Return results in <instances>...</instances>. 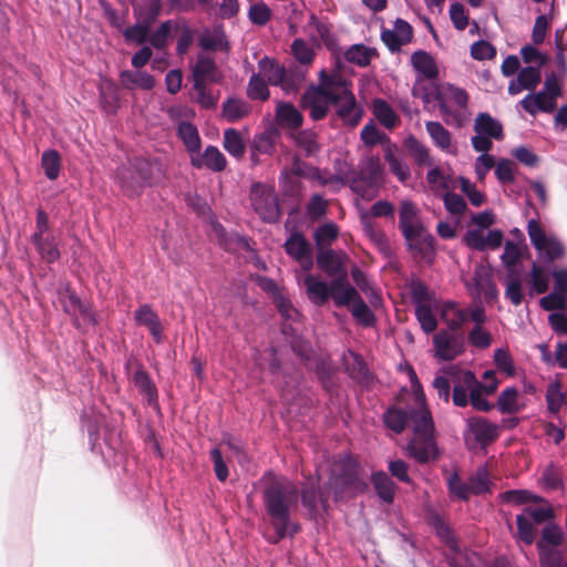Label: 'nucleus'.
<instances>
[{
    "label": "nucleus",
    "instance_id": "f257e3e1",
    "mask_svg": "<svg viewBox=\"0 0 567 567\" xmlns=\"http://www.w3.org/2000/svg\"><path fill=\"white\" fill-rule=\"evenodd\" d=\"M410 380L414 405L406 411L399 408L389 409L384 414V422L389 429L396 433L402 432L405 425L410 423L413 426L414 437L408 445L409 454L416 461L426 463L434 461L439 455L436 445L432 440L433 421L414 371H410Z\"/></svg>",
    "mask_w": 567,
    "mask_h": 567
},
{
    "label": "nucleus",
    "instance_id": "f03ea898",
    "mask_svg": "<svg viewBox=\"0 0 567 567\" xmlns=\"http://www.w3.org/2000/svg\"><path fill=\"white\" fill-rule=\"evenodd\" d=\"M319 86L309 87L302 96V105L310 111L315 120L324 117L329 106L337 107L338 115L351 126H355L361 120L362 112L355 103L350 90V83L338 71L330 75L322 70L319 74Z\"/></svg>",
    "mask_w": 567,
    "mask_h": 567
},
{
    "label": "nucleus",
    "instance_id": "7ed1b4c3",
    "mask_svg": "<svg viewBox=\"0 0 567 567\" xmlns=\"http://www.w3.org/2000/svg\"><path fill=\"white\" fill-rule=\"evenodd\" d=\"M268 485L264 491V502L276 530L277 538L274 542L292 535L298 527L290 522V513L298 501L297 486L288 478L268 474Z\"/></svg>",
    "mask_w": 567,
    "mask_h": 567
},
{
    "label": "nucleus",
    "instance_id": "20e7f679",
    "mask_svg": "<svg viewBox=\"0 0 567 567\" xmlns=\"http://www.w3.org/2000/svg\"><path fill=\"white\" fill-rule=\"evenodd\" d=\"M484 382L477 381L471 371H456L453 388V403L457 406H466L470 401L474 409L478 411H489L492 404L483 398V394H493L497 386L498 380L493 370H487L483 374Z\"/></svg>",
    "mask_w": 567,
    "mask_h": 567
},
{
    "label": "nucleus",
    "instance_id": "39448f33",
    "mask_svg": "<svg viewBox=\"0 0 567 567\" xmlns=\"http://www.w3.org/2000/svg\"><path fill=\"white\" fill-rule=\"evenodd\" d=\"M367 484L359 477L358 466L351 460L336 464L333 476L329 483V489L333 493L334 499L351 498L363 493Z\"/></svg>",
    "mask_w": 567,
    "mask_h": 567
},
{
    "label": "nucleus",
    "instance_id": "423d86ee",
    "mask_svg": "<svg viewBox=\"0 0 567 567\" xmlns=\"http://www.w3.org/2000/svg\"><path fill=\"white\" fill-rule=\"evenodd\" d=\"M527 234L538 256L546 262H553L565 256L563 243L551 233H547L536 219L527 224Z\"/></svg>",
    "mask_w": 567,
    "mask_h": 567
},
{
    "label": "nucleus",
    "instance_id": "0eeeda50",
    "mask_svg": "<svg viewBox=\"0 0 567 567\" xmlns=\"http://www.w3.org/2000/svg\"><path fill=\"white\" fill-rule=\"evenodd\" d=\"M152 165L143 158H137L127 165L122 166L117 172V179L128 196H134L150 184Z\"/></svg>",
    "mask_w": 567,
    "mask_h": 567
},
{
    "label": "nucleus",
    "instance_id": "6e6552de",
    "mask_svg": "<svg viewBox=\"0 0 567 567\" xmlns=\"http://www.w3.org/2000/svg\"><path fill=\"white\" fill-rule=\"evenodd\" d=\"M563 538V532L558 526L547 525L544 527L542 538L537 542L540 567H567L561 553L555 549L561 544Z\"/></svg>",
    "mask_w": 567,
    "mask_h": 567
},
{
    "label": "nucleus",
    "instance_id": "1a4fd4ad",
    "mask_svg": "<svg viewBox=\"0 0 567 567\" xmlns=\"http://www.w3.org/2000/svg\"><path fill=\"white\" fill-rule=\"evenodd\" d=\"M382 175L380 161L374 157L367 158L360 172L351 181V188L363 198L371 199L375 196V187Z\"/></svg>",
    "mask_w": 567,
    "mask_h": 567
},
{
    "label": "nucleus",
    "instance_id": "9d476101",
    "mask_svg": "<svg viewBox=\"0 0 567 567\" xmlns=\"http://www.w3.org/2000/svg\"><path fill=\"white\" fill-rule=\"evenodd\" d=\"M440 316L452 330L460 329L468 319L475 323H483L486 319L484 309L477 305L462 308L455 302H445L440 308Z\"/></svg>",
    "mask_w": 567,
    "mask_h": 567
},
{
    "label": "nucleus",
    "instance_id": "9b49d317",
    "mask_svg": "<svg viewBox=\"0 0 567 567\" xmlns=\"http://www.w3.org/2000/svg\"><path fill=\"white\" fill-rule=\"evenodd\" d=\"M59 301L64 311L73 317L78 327L95 323V318L90 307L82 302L69 286H62L60 288Z\"/></svg>",
    "mask_w": 567,
    "mask_h": 567
},
{
    "label": "nucleus",
    "instance_id": "f8f14e48",
    "mask_svg": "<svg viewBox=\"0 0 567 567\" xmlns=\"http://www.w3.org/2000/svg\"><path fill=\"white\" fill-rule=\"evenodd\" d=\"M250 198L261 219L276 221L279 218V207L272 188L257 184L251 188Z\"/></svg>",
    "mask_w": 567,
    "mask_h": 567
},
{
    "label": "nucleus",
    "instance_id": "ddd939ff",
    "mask_svg": "<svg viewBox=\"0 0 567 567\" xmlns=\"http://www.w3.org/2000/svg\"><path fill=\"white\" fill-rule=\"evenodd\" d=\"M433 343L434 354L440 360H453L464 351L463 341L444 330L434 336Z\"/></svg>",
    "mask_w": 567,
    "mask_h": 567
},
{
    "label": "nucleus",
    "instance_id": "4468645a",
    "mask_svg": "<svg viewBox=\"0 0 567 567\" xmlns=\"http://www.w3.org/2000/svg\"><path fill=\"white\" fill-rule=\"evenodd\" d=\"M464 241L468 247L477 250L496 249L502 245L503 233L494 229L485 234L483 229H472L465 234Z\"/></svg>",
    "mask_w": 567,
    "mask_h": 567
},
{
    "label": "nucleus",
    "instance_id": "2eb2a0df",
    "mask_svg": "<svg viewBox=\"0 0 567 567\" xmlns=\"http://www.w3.org/2000/svg\"><path fill=\"white\" fill-rule=\"evenodd\" d=\"M403 235L410 249L414 250L422 258L430 259L434 251V240L424 226H421L417 230L415 229Z\"/></svg>",
    "mask_w": 567,
    "mask_h": 567
},
{
    "label": "nucleus",
    "instance_id": "dca6fc26",
    "mask_svg": "<svg viewBox=\"0 0 567 567\" xmlns=\"http://www.w3.org/2000/svg\"><path fill=\"white\" fill-rule=\"evenodd\" d=\"M381 38L385 45L394 51L411 41L412 28L404 20L398 19L394 22L393 29L383 30Z\"/></svg>",
    "mask_w": 567,
    "mask_h": 567
},
{
    "label": "nucleus",
    "instance_id": "f3484780",
    "mask_svg": "<svg viewBox=\"0 0 567 567\" xmlns=\"http://www.w3.org/2000/svg\"><path fill=\"white\" fill-rule=\"evenodd\" d=\"M330 295L337 307L348 309L360 298L359 292L344 280V277L337 278L330 284Z\"/></svg>",
    "mask_w": 567,
    "mask_h": 567
},
{
    "label": "nucleus",
    "instance_id": "a211bd4d",
    "mask_svg": "<svg viewBox=\"0 0 567 567\" xmlns=\"http://www.w3.org/2000/svg\"><path fill=\"white\" fill-rule=\"evenodd\" d=\"M120 81L124 89L150 91L155 86V79L140 69L125 70L120 73Z\"/></svg>",
    "mask_w": 567,
    "mask_h": 567
},
{
    "label": "nucleus",
    "instance_id": "6ab92c4d",
    "mask_svg": "<svg viewBox=\"0 0 567 567\" xmlns=\"http://www.w3.org/2000/svg\"><path fill=\"white\" fill-rule=\"evenodd\" d=\"M347 256L333 250H322L317 256L318 266L329 276H346L344 264Z\"/></svg>",
    "mask_w": 567,
    "mask_h": 567
},
{
    "label": "nucleus",
    "instance_id": "aec40b11",
    "mask_svg": "<svg viewBox=\"0 0 567 567\" xmlns=\"http://www.w3.org/2000/svg\"><path fill=\"white\" fill-rule=\"evenodd\" d=\"M540 82L539 68L527 66L518 72L516 79L512 80L508 85V93L512 95L519 94L524 90H534Z\"/></svg>",
    "mask_w": 567,
    "mask_h": 567
},
{
    "label": "nucleus",
    "instance_id": "412c9836",
    "mask_svg": "<svg viewBox=\"0 0 567 567\" xmlns=\"http://www.w3.org/2000/svg\"><path fill=\"white\" fill-rule=\"evenodd\" d=\"M192 164L198 168L206 167L213 172H221L226 168L227 159L215 146H208L203 155H192Z\"/></svg>",
    "mask_w": 567,
    "mask_h": 567
},
{
    "label": "nucleus",
    "instance_id": "4be33fe9",
    "mask_svg": "<svg viewBox=\"0 0 567 567\" xmlns=\"http://www.w3.org/2000/svg\"><path fill=\"white\" fill-rule=\"evenodd\" d=\"M285 247L288 255L298 260L306 270L310 269L312 260L309 245L301 235H292L286 241Z\"/></svg>",
    "mask_w": 567,
    "mask_h": 567
},
{
    "label": "nucleus",
    "instance_id": "5701e85b",
    "mask_svg": "<svg viewBox=\"0 0 567 567\" xmlns=\"http://www.w3.org/2000/svg\"><path fill=\"white\" fill-rule=\"evenodd\" d=\"M439 95L441 110L445 113L452 112L454 107H465L467 103V94L465 91L450 84L443 85Z\"/></svg>",
    "mask_w": 567,
    "mask_h": 567
},
{
    "label": "nucleus",
    "instance_id": "b1692460",
    "mask_svg": "<svg viewBox=\"0 0 567 567\" xmlns=\"http://www.w3.org/2000/svg\"><path fill=\"white\" fill-rule=\"evenodd\" d=\"M194 87H202V83L206 81L218 82L221 79V74L218 71L215 62L207 58L200 56L194 66Z\"/></svg>",
    "mask_w": 567,
    "mask_h": 567
},
{
    "label": "nucleus",
    "instance_id": "393cba45",
    "mask_svg": "<svg viewBox=\"0 0 567 567\" xmlns=\"http://www.w3.org/2000/svg\"><path fill=\"white\" fill-rule=\"evenodd\" d=\"M492 275L493 270L488 265H478L474 274L478 295H483L488 300H494L497 297V289L492 281Z\"/></svg>",
    "mask_w": 567,
    "mask_h": 567
},
{
    "label": "nucleus",
    "instance_id": "a878e982",
    "mask_svg": "<svg viewBox=\"0 0 567 567\" xmlns=\"http://www.w3.org/2000/svg\"><path fill=\"white\" fill-rule=\"evenodd\" d=\"M303 285L306 287L307 297L316 305H323L329 299L330 295V285L324 282L323 280L315 277L312 275H308L303 279Z\"/></svg>",
    "mask_w": 567,
    "mask_h": 567
},
{
    "label": "nucleus",
    "instance_id": "bb28decb",
    "mask_svg": "<svg viewBox=\"0 0 567 567\" xmlns=\"http://www.w3.org/2000/svg\"><path fill=\"white\" fill-rule=\"evenodd\" d=\"M523 109L532 115L537 112H551L555 109L556 102L553 97L545 92L526 95L522 101Z\"/></svg>",
    "mask_w": 567,
    "mask_h": 567
},
{
    "label": "nucleus",
    "instance_id": "cd10ccee",
    "mask_svg": "<svg viewBox=\"0 0 567 567\" xmlns=\"http://www.w3.org/2000/svg\"><path fill=\"white\" fill-rule=\"evenodd\" d=\"M468 426L475 440L481 444L491 443L498 435V426L485 419H473L468 422Z\"/></svg>",
    "mask_w": 567,
    "mask_h": 567
},
{
    "label": "nucleus",
    "instance_id": "c85d7f7f",
    "mask_svg": "<svg viewBox=\"0 0 567 567\" xmlns=\"http://www.w3.org/2000/svg\"><path fill=\"white\" fill-rule=\"evenodd\" d=\"M400 228L403 234L417 230L423 226L419 218L417 207L409 200H403L400 206Z\"/></svg>",
    "mask_w": 567,
    "mask_h": 567
},
{
    "label": "nucleus",
    "instance_id": "c756f323",
    "mask_svg": "<svg viewBox=\"0 0 567 567\" xmlns=\"http://www.w3.org/2000/svg\"><path fill=\"white\" fill-rule=\"evenodd\" d=\"M385 161L388 162L391 172L401 181L404 182L410 177V169L403 162L402 156L395 145L390 143L385 146Z\"/></svg>",
    "mask_w": 567,
    "mask_h": 567
},
{
    "label": "nucleus",
    "instance_id": "7c9ffc66",
    "mask_svg": "<svg viewBox=\"0 0 567 567\" xmlns=\"http://www.w3.org/2000/svg\"><path fill=\"white\" fill-rule=\"evenodd\" d=\"M426 131L437 147L451 154L456 152L450 132L441 123L427 122Z\"/></svg>",
    "mask_w": 567,
    "mask_h": 567
},
{
    "label": "nucleus",
    "instance_id": "2f4dec72",
    "mask_svg": "<svg viewBox=\"0 0 567 567\" xmlns=\"http://www.w3.org/2000/svg\"><path fill=\"white\" fill-rule=\"evenodd\" d=\"M474 130L477 134H484L495 140L503 137V127L498 121L487 113L477 115L474 122Z\"/></svg>",
    "mask_w": 567,
    "mask_h": 567
},
{
    "label": "nucleus",
    "instance_id": "473e14b6",
    "mask_svg": "<svg viewBox=\"0 0 567 567\" xmlns=\"http://www.w3.org/2000/svg\"><path fill=\"white\" fill-rule=\"evenodd\" d=\"M411 62L414 70L426 79H434L439 74L434 59L425 51L414 52Z\"/></svg>",
    "mask_w": 567,
    "mask_h": 567
},
{
    "label": "nucleus",
    "instance_id": "72a5a7b5",
    "mask_svg": "<svg viewBox=\"0 0 567 567\" xmlns=\"http://www.w3.org/2000/svg\"><path fill=\"white\" fill-rule=\"evenodd\" d=\"M518 390L511 386L503 390L497 400V406L502 413H516L524 408Z\"/></svg>",
    "mask_w": 567,
    "mask_h": 567
},
{
    "label": "nucleus",
    "instance_id": "f704fd0d",
    "mask_svg": "<svg viewBox=\"0 0 567 567\" xmlns=\"http://www.w3.org/2000/svg\"><path fill=\"white\" fill-rule=\"evenodd\" d=\"M377 51L363 44H353L344 52V59L358 66H367L375 58Z\"/></svg>",
    "mask_w": 567,
    "mask_h": 567
},
{
    "label": "nucleus",
    "instance_id": "c9c22d12",
    "mask_svg": "<svg viewBox=\"0 0 567 567\" xmlns=\"http://www.w3.org/2000/svg\"><path fill=\"white\" fill-rule=\"evenodd\" d=\"M426 182L431 190L439 196H443L446 192H449L452 188L451 176L445 175L437 167H434L429 171V173L426 174Z\"/></svg>",
    "mask_w": 567,
    "mask_h": 567
},
{
    "label": "nucleus",
    "instance_id": "e433bc0d",
    "mask_svg": "<svg viewBox=\"0 0 567 567\" xmlns=\"http://www.w3.org/2000/svg\"><path fill=\"white\" fill-rule=\"evenodd\" d=\"M178 135L182 138L187 151L195 155L200 148V138L197 128L188 122H183L178 125Z\"/></svg>",
    "mask_w": 567,
    "mask_h": 567
},
{
    "label": "nucleus",
    "instance_id": "4c0bfd02",
    "mask_svg": "<svg viewBox=\"0 0 567 567\" xmlns=\"http://www.w3.org/2000/svg\"><path fill=\"white\" fill-rule=\"evenodd\" d=\"M223 145L224 148L234 157H243L246 151L241 134L234 128H227L224 132Z\"/></svg>",
    "mask_w": 567,
    "mask_h": 567
},
{
    "label": "nucleus",
    "instance_id": "58836bf2",
    "mask_svg": "<svg viewBox=\"0 0 567 567\" xmlns=\"http://www.w3.org/2000/svg\"><path fill=\"white\" fill-rule=\"evenodd\" d=\"M135 319L138 323L146 326L157 341L161 339L162 326L159 323L158 317L153 312L151 308L147 306L141 307L135 313Z\"/></svg>",
    "mask_w": 567,
    "mask_h": 567
},
{
    "label": "nucleus",
    "instance_id": "ea45409f",
    "mask_svg": "<svg viewBox=\"0 0 567 567\" xmlns=\"http://www.w3.org/2000/svg\"><path fill=\"white\" fill-rule=\"evenodd\" d=\"M259 75L266 78L270 84L279 85L282 81L284 68L269 58H264L258 63Z\"/></svg>",
    "mask_w": 567,
    "mask_h": 567
},
{
    "label": "nucleus",
    "instance_id": "a19ab883",
    "mask_svg": "<svg viewBox=\"0 0 567 567\" xmlns=\"http://www.w3.org/2000/svg\"><path fill=\"white\" fill-rule=\"evenodd\" d=\"M372 109H373L374 116L385 127L392 128L398 124V122H399L398 115L390 107V105L386 102H384L383 100H374Z\"/></svg>",
    "mask_w": 567,
    "mask_h": 567
},
{
    "label": "nucleus",
    "instance_id": "79ce46f5",
    "mask_svg": "<svg viewBox=\"0 0 567 567\" xmlns=\"http://www.w3.org/2000/svg\"><path fill=\"white\" fill-rule=\"evenodd\" d=\"M372 482L378 495L386 503H391L395 494V485L385 473H377Z\"/></svg>",
    "mask_w": 567,
    "mask_h": 567
},
{
    "label": "nucleus",
    "instance_id": "37998d69",
    "mask_svg": "<svg viewBox=\"0 0 567 567\" xmlns=\"http://www.w3.org/2000/svg\"><path fill=\"white\" fill-rule=\"evenodd\" d=\"M277 117L281 125L289 127H298L302 122V115L300 112L288 103H281L278 105Z\"/></svg>",
    "mask_w": 567,
    "mask_h": 567
},
{
    "label": "nucleus",
    "instance_id": "c03bdc74",
    "mask_svg": "<svg viewBox=\"0 0 567 567\" xmlns=\"http://www.w3.org/2000/svg\"><path fill=\"white\" fill-rule=\"evenodd\" d=\"M200 44L205 49L228 50V43L221 29L205 31L200 37Z\"/></svg>",
    "mask_w": 567,
    "mask_h": 567
},
{
    "label": "nucleus",
    "instance_id": "a18cd8bd",
    "mask_svg": "<svg viewBox=\"0 0 567 567\" xmlns=\"http://www.w3.org/2000/svg\"><path fill=\"white\" fill-rule=\"evenodd\" d=\"M547 405L550 412H558L564 405L567 404V396L561 391L560 384L557 382L550 383L546 393Z\"/></svg>",
    "mask_w": 567,
    "mask_h": 567
},
{
    "label": "nucleus",
    "instance_id": "49530a36",
    "mask_svg": "<svg viewBox=\"0 0 567 567\" xmlns=\"http://www.w3.org/2000/svg\"><path fill=\"white\" fill-rule=\"evenodd\" d=\"M404 146L406 151L409 152L410 156L417 163V164H430V154L429 150L420 143L416 138L413 136H409L404 141Z\"/></svg>",
    "mask_w": 567,
    "mask_h": 567
},
{
    "label": "nucleus",
    "instance_id": "de8ad7c7",
    "mask_svg": "<svg viewBox=\"0 0 567 567\" xmlns=\"http://www.w3.org/2000/svg\"><path fill=\"white\" fill-rule=\"evenodd\" d=\"M248 105L244 101L237 99H229L223 107L224 116L230 122L243 118L248 114Z\"/></svg>",
    "mask_w": 567,
    "mask_h": 567
},
{
    "label": "nucleus",
    "instance_id": "09e8293b",
    "mask_svg": "<svg viewBox=\"0 0 567 567\" xmlns=\"http://www.w3.org/2000/svg\"><path fill=\"white\" fill-rule=\"evenodd\" d=\"M41 257L48 262H53L60 257L54 238L48 235L44 238L33 240Z\"/></svg>",
    "mask_w": 567,
    "mask_h": 567
},
{
    "label": "nucleus",
    "instance_id": "8fccbe9b",
    "mask_svg": "<svg viewBox=\"0 0 567 567\" xmlns=\"http://www.w3.org/2000/svg\"><path fill=\"white\" fill-rule=\"evenodd\" d=\"M456 371H460L456 367H450L444 371L445 374L451 378V380L445 375H436L434 379L433 385L437 391L439 396L443 399L445 402H447L450 399V383H454Z\"/></svg>",
    "mask_w": 567,
    "mask_h": 567
},
{
    "label": "nucleus",
    "instance_id": "3c124183",
    "mask_svg": "<svg viewBox=\"0 0 567 567\" xmlns=\"http://www.w3.org/2000/svg\"><path fill=\"white\" fill-rule=\"evenodd\" d=\"M305 81V73L299 70H284L279 86L287 93L296 92Z\"/></svg>",
    "mask_w": 567,
    "mask_h": 567
},
{
    "label": "nucleus",
    "instance_id": "603ef678",
    "mask_svg": "<svg viewBox=\"0 0 567 567\" xmlns=\"http://www.w3.org/2000/svg\"><path fill=\"white\" fill-rule=\"evenodd\" d=\"M42 167L49 179H55L59 176L61 158L56 151H48L42 155Z\"/></svg>",
    "mask_w": 567,
    "mask_h": 567
},
{
    "label": "nucleus",
    "instance_id": "864d4df0",
    "mask_svg": "<svg viewBox=\"0 0 567 567\" xmlns=\"http://www.w3.org/2000/svg\"><path fill=\"white\" fill-rule=\"evenodd\" d=\"M352 278L357 286L368 296L370 303L373 307H379L381 305V299L378 292L369 285L367 278L363 272L358 268L352 270Z\"/></svg>",
    "mask_w": 567,
    "mask_h": 567
},
{
    "label": "nucleus",
    "instance_id": "5fc2aeb1",
    "mask_svg": "<svg viewBox=\"0 0 567 567\" xmlns=\"http://www.w3.org/2000/svg\"><path fill=\"white\" fill-rule=\"evenodd\" d=\"M506 290L505 296L514 303L519 305L523 299L522 281L519 277L511 272L505 279Z\"/></svg>",
    "mask_w": 567,
    "mask_h": 567
},
{
    "label": "nucleus",
    "instance_id": "6e6d98bb",
    "mask_svg": "<svg viewBox=\"0 0 567 567\" xmlns=\"http://www.w3.org/2000/svg\"><path fill=\"white\" fill-rule=\"evenodd\" d=\"M494 363L507 377L515 375L513 358L506 349L499 348L494 351Z\"/></svg>",
    "mask_w": 567,
    "mask_h": 567
},
{
    "label": "nucleus",
    "instance_id": "4d7b16f0",
    "mask_svg": "<svg viewBox=\"0 0 567 567\" xmlns=\"http://www.w3.org/2000/svg\"><path fill=\"white\" fill-rule=\"evenodd\" d=\"M458 182L461 190L467 196L473 206L478 207L485 203V195L470 179L461 176Z\"/></svg>",
    "mask_w": 567,
    "mask_h": 567
},
{
    "label": "nucleus",
    "instance_id": "13d9d810",
    "mask_svg": "<svg viewBox=\"0 0 567 567\" xmlns=\"http://www.w3.org/2000/svg\"><path fill=\"white\" fill-rule=\"evenodd\" d=\"M416 318L422 327V329L426 332H433L436 327L437 322L435 317L433 316L430 307L425 303H421L416 307L415 311Z\"/></svg>",
    "mask_w": 567,
    "mask_h": 567
},
{
    "label": "nucleus",
    "instance_id": "bf43d9fd",
    "mask_svg": "<svg viewBox=\"0 0 567 567\" xmlns=\"http://www.w3.org/2000/svg\"><path fill=\"white\" fill-rule=\"evenodd\" d=\"M247 94L250 99H254V100L268 99V96H269L268 86H267L266 82L264 81V79L259 74L251 76L249 84H248Z\"/></svg>",
    "mask_w": 567,
    "mask_h": 567
},
{
    "label": "nucleus",
    "instance_id": "052dcab7",
    "mask_svg": "<svg viewBox=\"0 0 567 567\" xmlns=\"http://www.w3.org/2000/svg\"><path fill=\"white\" fill-rule=\"evenodd\" d=\"M548 276L544 269L539 266L534 265L530 271L529 284L532 286V292L534 293H543L548 288Z\"/></svg>",
    "mask_w": 567,
    "mask_h": 567
},
{
    "label": "nucleus",
    "instance_id": "680f3d73",
    "mask_svg": "<svg viewBox=\"0 0 567 567\" xmlns=\"http://www.w3.org/2000/svg\"><path fill=\"white\" fill-rule=\"evenodd\" d=\"M133 382L143 392L150 402H152L156 396V390L148 375L142 371L137 370L133 374Z\"/></svg>",
    "mask_w": 567,
    "mask_h": 567
},
{
    "label": "nucleus",
    "instance_id": "e2e57ef3",
    "mask_svg": "<svg viewBox=\"0 0 567 567\" xmlns=\"http://www.w3.org/2000/svg\"><path fill=\"white\" fill-rule=\"evenodd\" d=\"M352 316L357 319L358 322L370 326L374 321V316L369 309V307L365 305V302L359 298L350 308Z\"/></svg>",
    "mask_w": 567,
    "mask_h": 567
},
{
    "label": "nucleus",
    "instance_id": "0e129e2a",
    "mask_svg": "<svg viewBox=\"0 0 567 567\" xmlns=\"http://www.w3.org/2000/svg\"><path fill=\"white\" fill-rule=\"evenodd\" d=\"M442 197L445 209L450 214L461 215L466 210V203L460 195L449 190Z\"/></svg>",
    "mask_w": 567,
    "mask_h": 567
},
{
    "label": "nucleus",
    "instance_id": "69168bd1",
    "mask_svg": "<svg viewBox=\"0 0 567 567\" xmlns=\"http://www.w3.org/2000/svg\"><path fill=\"white\" fill-rule=\"evenodd\" d=\"M482 323H476L468 334V341L472 346L481 349L488 348L492 343V336L488 331L482 328Z\"/></svg>",
    "mask_w": 567,
    "mask_h": 567
},
{
    "label": "nucleus",
    "instance_id": "338daca9",
    "mask_svg": "<svg viewBox=\"0 0 567 567\" xmlns=\"http://www.w3.org/2000/svg\"><path fill=\"white\" fill-rule=\"evenodd\" d=\"M450 18L457 30H464L468 25V13L462 3L455 2L450 7Z\"/></svg>",
    "mask_w": 567,
    "mask_h": 567
},
{
    "label": "nucleus",
    "instance_id": "774afa93",
    "mask_svg": "<svg viewBox=\"0 0 567 567\" xmlns=\"http://www.w3.org/2000/svg\"><path fill=\"white\" fill-rule=\"evenodd\" d=\"M293 56L302 64H310L313 60V50L302 40L297 39L291 45Z\"/></svg>",
    "mask_w": 567,
    "mask_h": 567
}]
</instances>
